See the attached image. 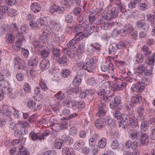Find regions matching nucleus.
<instances>
[{
	"label": "nucleus",
	"mask_w": 155,
	"mask_h": 155,
	"mask_svg": "<svg viewBox=\"0 0 155 155\" xmlns=\"http://www.w3.org/2000/svg\"><path fill=\"white\" fill-rule=\"evenodd\" d=\"M77 21L80 23L79 25H81L85 26L87 24H85V22L87 21L86 18L85 16L84 15H80L77 16Z\"/></svg>",
	"instance_id": "34"
},
{
	"label": "nucleus",
	"mask_w": 155,
	"mask_h": 155,
	"mask_svg": "<svg viewBox=\"0 0 155 155\" xmlns=\"http://www.w3.org/2000/svg\"><path fill=\"white\" fill-rule=\"evenodd\" d=\"M130 126L133 128H135L138 126L137 120L134 117H130L129 120Z\"/></svg>",
	"instance_id": "37"
},
{
	"label": "nucleus",
	"mask_w": 155,
	"mask_h": 155,
	"mask_svg": "<svg viewBox=\"0 0 155 155\" xmlns=\"http://www.w3.org/2000/svg\"><path fill=\"white\" fill-rule=\"evenodd\" d=\"M38 61V59L36 56H34L28 60L29 65L31 66H34L37 64Z\"/></svg>",
	"instance_id": "40"
},
{
	"label": "nucleus",
	"mask_w": 155,
	"mask_h": 155,
	"mask_svg": "<svg viewBox=\"0 0 155 155\" xmlns=\"http://www.w3.org/2000/svg\"><path fill=\"white\" fill-rule=\"evenodd\" d=\"M73 17L71 15L68 14L65 17V21L68 23H72L74 21Z\"/></svg>",
	"instance_id": "56"
},
{
	"label": "nucleus",
	"mask_w": 155,
	"mask_h": 155,
	"mask_svg": "<svg viewBox=\"0 0 155 155\" xmlns=\"http://www.w3.org/2000/svg\"><path fill=\"white\" fill-rule=\"evenodd\" d=\"M51 2H52V4L50 8V12H55L59 14L64 10L63 7L61 6H58L55 4V0H52Z\"/></svg>",
	"instance_id": "11"
},
{
	"label": "nucleus",
	"mask_w": 155,
	"mask_h": 155,
	"mask_svg": "<svg viewBox=\"0 0 155 155\" xmlns=\"http://www.w3.org/2000/svg\"><path fill=\"white\" fill-rule=\"evenodd\" d=\"M143 54L140 53H138L136 56V61L137 64L141 63L143 61Z\"/></svg>",
	"instance_id": "50"
},
{
	"label": "nucleus",
	"mask_w": 155,
	"mask_h": 155,
	"mask_svg": "<svg viewBox=\"0 0 155 155\" xmlns=\"http://www.w3.org/2000/svg\"><path fill=\"white\" fill-rule=\"evenodd\" d=\"M31 11L35 13L39 12L41 9L40 5L37 3H32L31 5Z\"/></svg>",
	"instance_id": "33"
},
{
	"label": "nucleus",
	"mask_w": 155,
	"mask_h": 155,
	"mask_svg": "<svg viewBox=\"0 0 155 155\" xmlns=\"http://www.w3.org/2000/svg\"><path fill=\"white\" fill-rule=\"evenodd\" d=\"M21 70L20 72L18 73L16 75V78L17 80L19 81H22L24 78V74L23 73L25 70H24V71H23L22 70Z\"/></svg>",
	"instance_id": "55"
},
{
	"label": "nucleus",
	"mask_w": 155,
	"mask_h": 155,
	"mask_svg": "<svg viewBox=\"0 0 155 155\" xmlns=\"http://www.w3.org/2000/svg\"><path fill=\"white\" fill-rule=\"evenodd\" d=\"M107 143V140L104 137L101 138L99 141L98 147L99 148L104 149Z\"/></svg>",
	"instance_id": "39"
},
{
	"label": "nucleus",
	"mask_w": 155,
	"mask_h": 155,
	"mask_svg": "<svg viewBox=\"0 0 155 155\" xmlns=\"http://www.w3.org/2000/svg\"><path fill=\"white\" fill-rule=\"evenodd\" d=\"M68 62V59L65 56H62L58 60V63L61 65L67 64Z\"/></svg>",
	"instance_id": "49"
},
{
	"label": "nucleus",
	"mask_w": 155,
	"mask_h": 155,
	"mask_svg": "<svg viewBox=\"0 0 155 155\" xmlns=\"http://www.w3.org/2000/svg\"><path fill=\"white\" fill-rule=\"evenodd\" d=\"M121 97L120 96L117 95L116 96L114 99V103L113 104L110 103L109 104L110 108L112 110H115L116 109L118 110L121 109L122 108V105L121 101Z\"/></svg>",
	"instance_id": "7"
},
{
	"label": "nucleus",
	"mask_w": 155,
	"mask_h": 155,
	"mask_svg": "<svg viewBox=\"0 0 155 155\" xmlns=\"http://www.w3.org/2000/svg\"><path fill=\"white\" fill-rule=\"evenodd\" d=\"M149 7V4L147 2L140 3L139 5V8L141 11H144Z\"/></svg>",
	"instance_id": "52"
},
{
	"label": "nucleus",
	"mask_w": 155,
	"mask_h": 155,
	"mask_svg": "<svg viewBox=\"0 0 155 155\" xmlns=\"http://www.w3.org/2000/svg\"><path fill=\"white\" fill-rule=\"evenodd\" d=\"M14 34L12 33L7 34L5 36L6 41L8 43H11L15 40Z\"/></svg>",
	"instance_id": "35"
},
{
	"label": "nucleus",
	"mask_w": 155,
	"mask_h": 155,
	"mask_svg": "<svg viewBox=\"0 0 155 155\" xmlns=\"http://www.w3.org/2000/svg\"><path fill=\"white\" fill-rule=\"evenodd\" d=\"M39 86L42 90L44 91H46L48 89L46 85L45 81L43 80H41L39 82Z\"/></svg>",
	"instance_id": "51"
},
{
	"label": "nucleus",
	"mask_w": 155,
	"mask_h": 155,
	"mask_svg": "<svg viewBox=\"0 0 155 155\" xmlns=\"http://www.w3.org/2000/svg\"><path fill=\"white\" fill-rule=\"evenodd\" d=\"M144 111L143 107H140L137 110V113L138 115V118L139 120H143L145 119L144 114Z\"/></svg>",
	"instance_id": "28"
},
{
	"label": "nucleus",
	"mask_w": 155,
	"mask_h": 155,
	"mask_svg": "<svg viewBox=\"0 0 155 155\" xmlns=\"http://www.w3.org/2000/svg\"><path fill=\"white\" fill-rule=\"evenodd\" d=\"M135 81H137V84L140 85L143 84L144 78L140 76H137L135 78Z\"/></svg>",
	"instance_id": "64"
},
{
	"label": "nucleus",
	"mask_w": 155,
	"mask_h": 155,
	"mask_svg": "<svg viewBox=\"0 0 155 155\" xmlns=\"http://www.w3.org/2000/svg\"><path fill=\"white\" fill-rule=\"evenodd\" d=\"M120 80V81H118L119 83V84L117 83V82H116V85L115 87V89L116 90L122 91L126 89L127 83L123 81L122 80Z\"/></svg>",
	"instance_id": "25"
},
{
	"label": "nucleus",
	"mask_w": 155,
	"mask_h": 155,
	"mask_svg": "<svg viewBox=\"0 0 155 155\" xmlns=\"http://www.w3.org/2000/svg\"><path fill=\"white\" fill-rule=\"evenodd\" d=\"M17 126L18 127L20 128L21 129L23 130V132L25 134L28 131L27 127H30V125L29 123L26 121H19L16 123Z\"/></svg>",
	"instance_id": "17"
},
{
	"label": "nucleus",
	"mask_w": 155,
	"mask_h": 155,
	"mask_svg": "<svg viewBox=\"0 0 155 155\" xmlns=\"http://www.w3.org/2000/svg\"><path fill=\"white\" fill-rule=\"evenodd\" d=\"M85 107V104L84 101H81L78 102H76L75 109L76 108L81 109L84 107Z\"/></svg>",
	"instance_id": "61"
},
{
	"label": "nucleus",
	"mask_w": 155,
	"mask_h": 155,
	"mask_svg": "<svg viewBox=\"0 0 155 155\" xmlns=\"http://www.w3.org/2000/svg\"><path fill=\"white\" fill-rule=\"evenodd\" d=\"M8 10V7L7 6L0 7V19H3L5 18V15Z\"/></svg>",
	"instance_id": "29"
},
{
	"label": "nucleus",
	"mask_w": 155,
	"mask_h": 155,
	"mask_svg": "<svg viewBox=\"0 0 155 155\" xmlns=\"http://www.w3.org/2000/svg\"><path fill=\"white\" fill-rule=\"evenodd\" d=\"M70 71L68 69H64L62 71L61 75L64 78L68 77L70 75Z\"/></svg>",
	"instance_id": "59"
},
{
	"label": "nucleus",
	"mask_w": 155,
	"mask_h": 155,
	"mask_svg": "<svg viewBox=\"0 0 155 155\" xmlns=\"http://www.w3.org/2000/svg\"><path fill=\"white\" fill-rule=\"evenodd\" d=\"M83 34L81 33L79 35H76L75 37L78 42L83 39L84 37H87L89 35L86 33V31H85L84 29L83 30Z\"/></svg>",
	"instance_id": "36"
},
{
	"label": "nucleus",
	"mask_w": 155,
	"mask_h": 155,
	"mask_svg": "<svg viewBox=\"0 0 155 155\" xmlns=\"http://www.w3.org/2000/svg\"><path fill=\"white\" fill-rule=\"evenodd\" d=\"M141 52L143 53L144 56L148 57L150 54L152 53L150 49L147 46L143 45L140 47Z\"/></svg>",
	"instance_id": "24"
},
{
	"label": "nucleus",
	"mask_w": 155,
	"mask_h": 155,
	"mask_svg": "<svg viewBox=\"0 0 155 155\" xmlns=\"http://www.w3.org/2000/svg\"><path fill=\"white\" fill-rule=\"evenodd\" d=\"M107 122V125L109 128L112 129V128L115 126V123L113 120L110 118L108 119Z\"/></svg>",
	"instance_id": "62"
},
{
	"label": "nucleus",
	"mask_w": 155,
	"mask_h": 155,
	"mask_svg": "<svg viewBox=\"0 0 155 155\" xmlns=\"http://www.w3.org/2000/svg\"><path fill=\"white\" fill-rule=\"evenodd\" d=\"M124 28L127 33H132L134 31V29L131 25L127 23L124 25Z\"/></svg>",
	"instance_id": "44"
},
{
	"label": "nucleus",
	"mask_w": 155,
	"mask_h": 155,
	"mask_svg": "<svg viewBox=\"0 0 155 155\" xmlns=\"http://www.w3.org/2000/svg\"><path fill=\"white\" fill-rule=\"evenodd\" d=\"M42 35L40 37V40L43 42H45L47 40V37L48 35L49 32L51 30L49 25H48L45 24L43 25Z\"/></svg>",
	"instance_id": "8"
},
{
	"label": "nucleus",
	"mask_w": 155,
	"mask_h": 155,
	"mask_svg": "<svg viewBox=\"0 0 155 155\" xmlns=\"http://www.w3.org/2000/svg\"><path fill=\"white\" fill-rule=\"evenodd\" d=\"M49 54V51L45 49H43L40 52L39 54L41 58H46Z\"/></svg>",
	"instance_id": "58"
},
{
	"label": "nucleus",
	"mask_w": 155,
	"mask_h": 155,
	"mask_svg": "<svg viewBox=\"0 0 155 155\" xmlns=\"http://www.w3.org/2000/svg\"><path fill=\"white\" fill-rule=\"evenodd\" d=\"M60 125L61 130H65L67 128L68 126V121L63 120L61 122Z\"/></svg>",
	"instance_id": "63"
},
{
	"label": "nucleus",
	"mask_w": 155,
	"mask_h": 155,
	"mask_svg": "<svg viewBox=\"0 0 155 155\" xmlns=\"http://www.w3.org/2000/svg\"><path fill=\"white\" fill-rule=\"evenodd\" d=\"M1 89L4 91V92H9L11 91L9 82L7 80L2 81L0 82Z\"/></svg>",
	"instance_id": "15"
},
{
	"label": "nucleus",
	"mask_w": 155,
	"mask_h": 155,
	"mask_svg": "<svg viewBox=\"0 0 155 155\" xmlns=\"http://www.w3.org/2000/svg\"><path fill=\"white\" fill-rule=\"evenodd\" d=\"M119 10L117 8L113 7L108 12L106 17L107 20H110L112 18H115L118 15Z\"/></svg>",
	"instance_id": "12"
},
{
	"label": "nucleus",
	"mask_w": 155,
	"mask_h": 155,
	"mask_svg": "<svg viewBox=\"0 0 155 155\" xmlns=\"http://www.w3.org/2000/svg\"><path fill=\"white\" fill-rule=\"evenodd\" d=\"M6 114H4L2 119L0 120V126L4 127L8 123H9L12 120V115H7Z\"/></svg>",
	"instance_id": "18"
},
{
	"label": "nucleus",
	"mask_w": 155,
	"mask_h": 155,
	"mask_svg": "<svg viewBox=\"0 0 155 155\" xmlns=\"http://www.w3.org/2000/svg\"><path fill=\"white\" fill-rule=\"evenodd\" d=\"M22 130H23L22 129H21L20 128L18 127L16 125L14 133L15 135L18 138L21 137L22 136V134H24L23 131V132Z\"/></svg>",
	"instance_id": "43"
},
{
	"label": "nucleus",
	"mask_w": 155,
	"mask_h": 155,
	"mask_svg": "<svg viewBox=\"0 0 155 155\" xmlns=\"http://www.w3.org/2000/svg\"><path fill=\"white\" fill-rule=\"evenodd\" d=\"M76 101H69L67 102L66 104L67 106L69 108H74L75 109V105H76Z\"/></svg>",
	"instance_id": "57"
},
{
	"label": "nucleus",
	"mask_w": 155,
	"mask_h": 155,
	"mask_svg": "<svg viewBox=\"0 0 155 155\" xmlns=\"http://www.w3.org/2000/svg\"><path fill=\"white\" fill-rule=\"evenodd\" d=\"M52 53L56 57H59L61 55L60 50L57 48L53 49Z\"/></svg>",
	"instance_id": "60"
},
{
	"label": "nucleus",
	"mask_w": 155,
	"mask_h": 155,
	"mask_svg": "<svg viewBox=\"0 0 155 155\" xmlns=\"http://www.w3.org/2000/svg\"><path fill=\"white\" fill-rule=\"evenodd\" d=\"M67 54L69 57L74 58L76 54L75 49H71L68 51L67 50Z\"/></svg>",
	"instance_id": "46"
},
{
	"label": "nucleus",
	"mask_w": 155,
	"mask_h": 155,
	"mask_svg": "<svg viewBox=\"0 0 155 155\" xmlns=\"http://www.w3.org/2000/svg\"><path fill=\"white\" fill-rule=\"evenodd\" d=\"M123 45V42L121 41L118 43H114L110 44L108 49L110 53L113 54H116L118 50L120 49Z\"/></svg>",
	"instance_id": "6"
},
{
	"label": "nucleus",
	"mask_w": 155,
	"mask_h": 155,
	"mask_svg": "<svg viewBox=\"0 0 155 155\" xmlns=\"http://www.w3.org/2000/svg\"><path fill=\"white\" fill-rule=\"evenodd\" d=\"M95 26H94L91 24H87L86 25V26L85 27L84 30L86 31V33L90 35V32H93L94 31Z\"/></svg>",
	"instance_id": "42"
},
{
	"label": "nucleus",
	"mask_w": 155,
	"mask_h": 155,
	"mask_svg": "<svg viewBox=\"0 0 155 155\" xmlns=\"http://www.w3.org/2000/svg\"><path fill=\"white\" fill-rule=\"evenodd\" d=\"M10 27L12 30V33L14 34V35H15L16 37H20V35H22L20 33L18 27L15 23H13L11 25Z\"/></svg>",
	"instance_id": "30"
},
{
	"label": "nucleus",
	"mask_w": 155,
	"mask_h": 155,
	"mask_svg": "<svg viewBox=\"0 0 155 155\" xmlns=\"http://www.w3.org/2000/svg\"><path fill=\"white\" fill-rule=\"evenodd\" d=\"M93 95L92 91L91 90H87L84 92H82L79 94V97L81 98L86 97L89 98Z\"/></svg>",
	"instance_id": "27"
},
{
	"label": "nucleus",
	"mask_w": 155,
	"mask_h": 155,
	"mask_svg": "<svg viewBox=\"0 0 155 155\" xmlns=\"http://www.w3.org/2000/svg\"><path fill=\"white\" fill-rule=\"evenodd\" d=\"M20 36V37H17V41L12 46L13 49L17 52L20 51L21 46L25 41L23 35H21Z\"/></svg>",
	"instance_id": "4"
},
{
	"label": "nucleus",
	"mask_w": 155,
	"mask_h": 155,
	"mask_svg": "<svg viewBox=\"0 0 155 155\" xmlns=\"http://www.w3.org/2000/svg\"><path fill=\"white\" fill-rule=\"evenodd\" d=\"M50 63L48 60L45 58L43 59L40 64V66L42 70H47L49 67Z\"/></svg>",
	"instance_id": "26"
},
{
	"label": "nucleus",
	"mask_w": 155,
	"mask_h": 155,
	"mask_svg": "<svg viewBox=\"0 0 155 155\" xmlns=\"http://www.w3.org/2000/svg\"><path fill=\"white\" fill-rule=\"evenodd\" d=\"M136 27L138 29H142L143 30H148L149 25L143 20H139L136 23Z\"/></svg>",
	"instance_id": "16"
},
{
	"label": "nucleus",
	"mask_w": 155,
	"mask_h": 155,
	"mask_svg": "<svg viewBox=\"0 0 155 155\" xmlns=\"http://www.w3.org/2000/svg\"><path fill=\"white\" fill-rule=\"evenodd\" d=\"M13 110L14 109L9 105L3 104L0 105V113H2L3 116L6 114L7 115H12Z\"/></svg>",
	"instance_id": "9"
},
{
	"label": "nucleus",
	"mask_w": 155,
	"mask_h": 155,
	"mask_svg": "<svg viewBox=\"0 0 155 155\" xmlns=\"http://www.w3.org/2000/svg\"><path fill=\"white\" fill-rule=\"evenodd\" d=\"M49 25L51 30L52 29L58 33L61 32L62 30V28H61L60 24L54 20L48 21Z\"/></svg>",
	"instance_id": "10"
},
{
	"label": "nucleus",
	"mask_w": 155,
	"mask_h": 155,
	"mask_svg": "<svg viewBox=\"0 0 155 155\" xmlns=\"http://www.w3.org/2000/svg\"><path fill=\"white\" fill-rule=\"evenodd\" d=\"M85 45L84 43H80L79 44L77 50L78 55H81L85 51Z\"/></svg>",
	"instance_id": "32"
},
{
	"label": "nucleus",
	"mask_w": 155,
	"mask_h": 155,
	"mask_svg": "<svg viewBox=\"0 0 155 155\" xmlns=\"http://www.w3.org/2000/svg\"><path fill=\"white\" fill-rule=\"evenodd\" d=\"M77 65L80 69L87 71L88 72H92L94 69V66L92 65H90L86 62H80L77 64Z\"/></svg>",
	"instance_id": "13"
},
{
	"label": "nucleus",
	"mask_w": 155,
	"mask_h": 155,
	"mask_svg": "<svg viewBox=\"0 0 155 155\" xmlns=\"http://www.w3.org/2000/svg\"><path fill=\"white\" fill-rule=\"evenodd\" d=\"M96 108V115L97 117H103L106 115L107 110L106 105L105 103L101 102L97 104Z\"/></svg>",
	"instance_id": "3"
},
{
	"label": "nucleus",
	"mask_w": 155,
	"mask_h": 155,
	"mask_svg": "<svg viewBox=\"0 0 155 155\" xmlns=\"http://www.w3.org/2000/svg\"><path fill=\"white\" fill-rule=\"evenodd\" d=\"M100 22L99 20H98V22H97V24H101V29L104 30H107L109 28V26L111 25V24L109 22H103L101 21V20L100 19Z\"/></svg>",
	"instance_id": "38"
},
{
	"label": "nucleus",
	"mask_w": 155,
	"mask_h": 155,
	"mask_svg": "<svg viewBox=\"0 0 155 155\" xmlns=\"http://www.w3.org/2000/svg\"><path fill=\"white\" fill-rule=\"evenodd\" d=\"M85 143L83 140L79 139L77 140L74 143V148L75 149L79 150L81 149L84 146Z\"/></svg>",
	"instance_id": "22"
},
{
	"label": "nucleus",
	"mask_w": 155,
	"mask_h": 155,
	"mask_svg": "<svg viewBox=\"0 0 155 155\" xmlns=\"http://www.w3.org/2000/svg\"><path fill=\"white\" fill-rule=\"evenodd\" d=\"M23 89L26 93H29L31 91L30 85L28 83L25 82L23 85Z\"/></svg>",
	"instance_id": "54"
},
{
	"label": "nucleus",
	"mask_w": 155,
	"mask_h": 155,
	"mask_svg": "<svg viewBox=\"0 0 155 155\" xmlns=\"http://www.w3.org/2000/svg\"><path fill=\"white\" fill-rule=\"evenodd\" d=\"M99 137V135L97 134L93 135L92 137L89 139V143L90 147H94L96 145V140H98Z\"/></svg>",
	"instance_id": "23"
},
{
	"label": "nucleus",
	"mask_w": 155,
	"mask_h": 155,
	"mask_svg": "<svg viewBox=\"0 0 155 155\" xmlns=\"http://www.w3.org/2000/svg\"><path fill=\"white\" fill-rule=\"evenodd\" d=\"M110 92L109 87L105 89H100L97 92L99 97L105 102H107L109 101V98L110 96Z\"/></svg>",
	"instance_id": "2"
},
{
	"label": "nucleus",
	"mask_w": 155,
	"mask_h": 155,
	"mask_svg": "<svg viewBox=\"0 0 155 155\" xmlns=\"http://www.w3.org/2000/svg\"><path fill=\"white\" fill-rule=\"evenodd\" d=\"M106 125V121L103 118H99L95 122V125L96 128L100 129L104 127Z\"/></svg>",
	"instance_id": "20"
},
{
	"label": "nucleus",
	"mask_w": 155,
	"mask_h": 155,
	"mask_svg": "<svg viewBox=\"0 0 155 155\" xmlns=\"http://www.w3.org/2000/svg\"><path fill=\"white\" fill-rule=\"evenodd\" d=\"M142 131H138L136 130H131L130 133V137L133 140H138L140 138Z\"/></svg>",
	"instance_id": "21"
},
{
	"label": "nucleus",
	"mask_w": 155,
	"mask_h": 155,
	"mask_svg": "<svg viewBox=\"0 0 155 155\" xmlns=\"http://www.w3.org/2000/svg\"><path fill=\"white\" fill-rule=\"evenodd\" d=\"M137 72L143 76H150L152 74L151 70H148L147 67L145 64H142L138 66L137 70Z\"/></svg>",
	"instance_id": "5"
},
{
	"label": "nucleus",
	"mask_w": 155,
	"mask_h": 155,
	"mask_svg": "<svg viewBox=\"0 0 155 155\" xmlns=\"http://www.w3.org/2000/svg\"><path fill=\"white\" fill-rule=\"evenodd\" d=\"M13 62L15 65H18V68L19 70H22L23 71H24L25 64L20 58L18 57H15L13 60Z\"/></svg>",
	"instance_id": "14"
},
{
	"label": "nucleus",
	"mask_w": 155,
	"mask_h": 155,
	"mask_svg": "<svg viewBox=\"0 0 155 155\" xmlns=\"http://www.w3.org/2000/svg\"><path fill=\"white\" fill-rule=\"evenodd\" d=\"M49 133V130H47L44 132H35L34 131H31L29 135V139L33 141L38 140L41 141L45 140V137L48 135Z\"/></svg>",
	"instance_id": "1"
},
{
	"label": "nucleus",
	"mask_w": 155,
	"mask_h": 155,
	"mask_svg": "<svg viewBox=\"0 0 155 155\" xmlns=\"http://www.w3.org/2000/svg\"><path fill=\"white\" fill-rule=\"evenodd\" d=\"M130 117L127 114H122L120 120H122L121 122H125V124L128 123V119H130Z\"/></svg>",
	"instance_id": "53"
},
{
	"label": "nucleus",
	"mask_w": 155,
	"mask_h": 155,
	"mask_svg": "<svg viewBox=\"0 0 155 155\" xmlns=\"http://www.w3.org/2000/svg\"><path fill=\"white\" fill-rule=\"evenodd\" d=\"M135 96H133L131 99V101L133 104H137L140 102L141 100V97L138 95H135Z\"/></svg>",
	"instance_id": "41"
},
{
	"label": "nucleus",
	"mask_w": 155,
	"mask_h": 155,
	"mask_svg": "<svg viewBox=\"0 0 155 155\" xmlns=\"http://www.w3.org/2000/svg\"><path fill=\"white\" fill-rule=\"evenodd\" d=\"M140 121L141 122L140 126V128L141 130V131L144 132L147 131L148 130V127L149 124L148 122L144 120Z\"/></svg>",
	"instance_id": "31"
},
{
	"label": "nucleus",
	"mask_w": 155,
	"mask_h": 155,
	"mask_svg": "<svg viewBox=\"0 0 155 155\" xmlns=\"http://www.w3.org/2000/svg\"><path fill=\"white\" fill-rule=\"evenodd\" d=\"M18 155H29L26 148L23 146H21V147L19 148Z\"/></svg>",
	"instance_id": "48"
},
{
	"label": "nucleus",
	"mask_w": 155,
	"mask_h": 155,
	"mask_svg": "<svg viewBox=\"0 0 155 155\" xmlns=\"http://www.w3.org/2000/svg\"><path fill=\"white\" fill-rule=\"evenodd\" d=\"M81 82V79L79 76H76L72 82L73 84L75 86L79 85Z\"/></svg>",
	"instance_id": "47"
},
{
	"label": "nucleus",
	"mask_w": 155,
	"mask_h": 155,
	"mask_svg": "<svg viewBox=\"0 0 155 155\" xmlns=\"http://www.w3.org/2000/svg\"><path fill=\"white\" fill-rule=\"evenodd\" d=\"M85 26L81 25H77L74 30V33H76L78 34H80L83 32V30H84Z\"/></svg>",
	"instance_id": "45"
},
{
	"label": "nucleus",
	"mask_w": 155,
	"mask_h": 155,
	"mask_svg": "<svg viewBox=\"0 0 155 155\" xmlns=\"http://www.w3.org/2000/svg\"><path fill=\"white\" fill-rule=\"evenodd\" d=\"M141 144L143 146L147 145L149 142V135L148 134L146 133H142L140 135Z\"/></svg>",
	"instance_id": "19"
}]
</instances>
